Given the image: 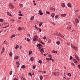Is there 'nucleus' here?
I'll return each mask as SVG.
<instances>
[{"label":"nucleus","instance_id":"1","mask_svg":"<svg viewBox=\"0 0 80 80\" xmlns=\"http://www.w3.org/2000/svg\"><path fill=\"white\" fill-rule=\"evenodd\" d=\"M71 47L72 48H73L76 50H77L78 49V48H77V47H76L73 46V45H71Z\"/></svg>","mask_w":80,"mask_h":80},{"label":"nucleus","instance_id":"2","mask_svg":"<svg viewBox=\"0 0 80 80\" xmlns=\"http://www.w3.org/2000/svg\"><path fill=\"white\" fill-rule=\"evenodd\" d=\"M37 38H38V37L37 36H35L34 38H33V41H37Z\"/></svg>","mask_w":80,"mask_h":80},{"label":"nucleus","instance_id":"3","mask_svg":"<svg viewBox=\"0 0 80 80\" xmlns=\"http://www.w3.org/2000/svg\"><path fill=\"white\" fill-rule=\"evenodd\" d=\"M9 6L10 8H12V9L14 8V6L12 5V4H9Z\"/></svg>","mask_w":80,"mask_h":80},{"label":"nucleus","instance_id":"4","mask_svg":"<svg viewBox=\"0 0 80 80\" xmlns=\"http://www.w3.org/2000/svg\"><path fill=\"white\" fill-rule=\"evenodd\" d=\"M16 64L17 65V67L18 68L19 66H20V63H19V62L18 61H17L16 62Z\"/></svg>","mask_w":80,"mask_h":80},{"label":"nucleus","instance_id":"5","mask_svg":"<svg viewBox=\"0 0 80 80\" xmlns=\"http://www.w3.org/2000/svg\"><path fill=\"white\" fill-rule=\"evenodd\" d=\"M55 15V13H52L51 14V16L52 18H53L54 17V16Z\"/></svg>","mask_w":80,"mask_h":80},{"label":"nucleus","instance_id":"6","mask_svg":"<svg viewBox=\"0 0 80 80\" xmlns=\"http://www.w3.org/2000/svg\"><path fill=\"white\" fill-rule=\"evenodd\" d=\"M75 57L77 60L78 61H79V58H78V56L77 55H75Z\"/></svg>","mask_w":80,"mask_h":80},{"label":"nucleus","instance_id":"7","mask_svg":"<svg viewBox=\"0 0 80 80\" xmlns=\"http://www.w3.org/2000/svg\"><path fill=\"white\" fill-rule=\"evenodd\" d=\"M4 50H5V48L4 47H3V48L2 49V51L1 53V54H2V53H3L4 52Z\"/></svg>","mask_w":80,"mask_h":80},{"label":"nucleus","instance_id":"8","mask_svg":"<svg viewBox=\"0 0 80 80\" xmlns=\"http://www.w3.org/2000/svg\"><path fill=\"white\" fill-rule=\"evenodd\" d=\"M24 28L23 27H19L18 28V29L19 30H23Z\"/></svg>","mask_w":80,"mask_h":80},{"label":"nucleus","instance_id":"9","mask_svg":"<svg viewBox=\"0 0 80 80\" xmlns=\"http://www.w3.org/2000/svg\"><path fill=\"white\" fill-rule=\"evenodd\" d=\"M75 21L76 22V23H79V21H78V19L77 18L75 19Z\"/></svg>","mask_w":80,"mask_h":80},{"label":"nucleus","instance_id":"10","mask_svg":"<svg viewBox=\"0 0 80 80\" xmlns=\"http://www.w3.org/2000/svg\"><path fill=\"white\" fill-rule=\"evenodd\" d=\"M73 62H74L75 63H77V61L76 59H73Z\"/></svg>","mask_w":80,"mask_h":80},{"label":"nucleus","instance_id":"11","mask_svg":"<svg viewBox=\"0 0 80 80\" xmlns=\"http://www.w3.org/2000/svg\"><path fill=\"white\" fill-rule=\"evenodd\" d=\"M34 60V58L33 57H32L31 58L30 60L31 61H33Z\"/></svg>","mask_w":80,"mask_h":80},{"label":"nucleus","instance_id":"12","mask_svg":"<svg viewBox=\"0 0 80 80\" xmlns=\"http://www.w3.org/2000/svg\"><path fill=\"white\" fill-rule=\"evenodd\" d=\"M61 17H66V14H62L61 15Z\"/></svg>","mask_w":80,"mask_h":80},{"label":"nucleus","instance_id":"13","mask_svg":"<svg viewBox=\"0 0 80 80\" xmlns=\"http://www.w3.org/2000/svg\"><path fill=\"white\" fill-rule=\"evenodd\" d=\"M68 7H72L71 4H70V3L68 4Z\"/></svg>","mask_w":80,"mask_h":80},{"label":"nucleus","instance_id":"14","mask_svg":"<svg viewBox=\"0 0 80 80\" xmlns=\"http://www.w3.org/2000/svg\"><path fill=\"white\" fill-rule=\"evenodd\" d=\"M52 53H57V51H55V50L52 51Z\"/></svg>","mask_w":80,"mask_h":80},{"label":"nucleus","instance_id":"15","mask_svg":"<svg viewBox=\"0 0 80 80\" xmlns=\"http://www.w3.org/2000/svg\"><path fill=\"white\" fill-rule=\"evenodd\" d=\"M38 41H39V42L40 43H42V44H43V45L45 44V43L43 42H42V41H41L38 40Z\"/></svg>","mask_w":80,"mask_h":80},{"label":"nucleus","instance_id":"16","mask_svg":"<svg viewBox=\"0 0 80 80\" xmlns=\"http://www.w3.org/2000/svg\"><path fill=\"white\" fill-rule=\"evenodd\" d=\"M61 5L62 7H65V4L64 3H62V4Z\"/></svg>","mask_w":80,"mask_h":80},{"label":"nucleus","instance_id":"17","mask_svg":"<svg viewBox=\"0 0 80 80\" xmlns=\"http://www.w3.org/2000/svg\"><path fill=\"white\" fill-rule=\"evenodd\" d=\"M15 37V34H13L11 36V38H13V37Z\"/></svg>","mask_w":80,"mask_h":80},{"label":"nucleus","instance_id":"18","mask_svg":"<svg viewBox=\"0 0 80 80\" xmlns=\"http://www.w3.org/2000/svg\"><path fill=\"white\" fill-rule=\"evenodd\" d=\"M7 14L8 15H9V16H12V15H11V14H10V13L8 12H7Z\"/></svg>","mask_w":80,"mask_h":80},{"label":"nucleus","instance_id":"19","mask_svg":"<svg viewBox=\"0 0 80 80\" xmlns=\"http://www.w3.org/2000/svg\"><path fill=\"white\" fill-rule=\"evenodd\" d=\"M33 19H34V16H32L31 18V20H33Z\"/></svg>","mask_w":80,"mask_h":80},{"label":"nucleus","instance_id":"20","mask_svg":"<svg viewBox=\"0 0 80 80\" xmlns=\"http://www.w3.org/2000/svg\"><path fill=\"white\" fill-rule=\"evenodd\" d=\"M19 47V46L18 45H16V47H15L16 49H17V48H18Z\"/></svg>","mask_w":80,"mask_h":80},{"label":"nucleus","instance_id":"21","mask_svg":"<svg viewBox=\"0 0 80 80\" xmlns=\"http://www.w3.org/2000/svg\"><path fill=\"white\" fill-rule=\"evenodd\" d=\"M14 58L16 59V60H17V59H18V57L17 56V57H14Z\"/></svg>","mask_w":80,"mask_h":80},{"label":"nucleus","instance_id":"22","mask_svg":"<svg viewBox=\"0 0 80 80\" xmlns=\"http://www.w3.org/2000/svg\"><path fill=\"white\" fill-rule=\"evenodd\" d=\"M21 68H25V65H22L21 67Z\"/></svg>","mask_w":80,"mask_h":80},{"label":"nucleus","instance_id":"23","mask_svg":"<svg viewBox=\"0 0 80 80\" xmlns=\"http://www.w3.org/2000/svg\"><path fill=\"white\" fill-rule=\"evenodd\" d=\"M56 43L57 45H59L60 44V41H58L56 42Z\"/></svg>","mask_w":80,"mask_h":80},{"label":"nucleus","instance_id":"24","mask_svg":"<svg viewBox=\"0 0 80 80\" xmlns=\"http://www.w3.org/2000/svg\"><path fill=\"white\" fill-rule=\"evenodd\" d=\"M12 52H11L10 53H9V55L11 57H12Z\"/></svg>","mask_w":80,"mask_h":80},{"label":"nucleus","instance_id":"25","mask_svg":"<svg viewBox=\"0 0 80 80\" xmlns=\"http://www.w3.org/2000/svg\"><path fill=\"white\" fill-rule=\"evenodd\" d=\"M27 41H28V42H30V39L28 38H27Z\"/></svg>","mask_w":80,"mask_h":80},{"label":"nucleus","instance_id":"26","mask_svg":"<svg viewBox=\"0 0 80 80\" xmlns=\"http://www.w3.org/2000/svg\"><path fill=\"white\" fill-rule=\"evenodd\" d=\"M19 5L20 7H22L23 6V4H19Z\"/></svg>","mask_w":80,"mask_h":80},{"label":"nucleus","instance_id":"27","mask_svg":"<svg viewBox=\"0 0 80 80\" xmlns=\"http://www.w3.org/2000/svg\"><path fill=\"white\" fill-rule=\"evenodd\" d=\"M38 63H40V64H41V63H42V61L41 60H39L38 61Z\"/></svg>","mask_w":80,"mask_h":80},{"label":"nucleus","instance_id":"28","mask_svg":"<svg viewBox=\"0 0 80 80\" xmlns=\"http://www.w3.org/2000/svg\"><path fill=\"white\" fill-rule=\"evenodd\" d=\"M58 18V15H56L55 16V18L57 19Z\"/></svg>","mask_w":80,"mask_h":80},{"label":"nucleus","instance_id":"29","mask_svg":"<svg viewBox=\"0 0 80 80\" xmlns=\"http://www.w3.org/2000/svg\"><path fill=\"white\" fill-rule=\"evenodd\" d=\"M43 77L41 76H40V78L41 80H42V79H43Z\"/></svg>","mask_w":80,"mask_h":80},{"label":"nucleus","instance_id":"30","mask_svg":"<svg viewBox=\"0 0 80 80\" xmlns=\"http://www.w3.org/2000/svg\"><path fill=\"white\" fill-rule=\"evenodd\" d=\"M4 44H6V45H7V42L5 41L4 42Z\"/></svg>","mask_w":80,"mask_h":80},{"label":"nucleus","instance_id":"31","mask_svg":"<svg viewBox=\"0 0 80 80\" xmlns=\"http://www.w3.org/2000/svg\"><path fill=\"white\" fill-rule=\"evenodd\" d=\"M61 35H61V34H60V33H59L58 34V37H61Z\"/></svg>","mask_w":80,"mask_h":80},{"label":"nucleus","instance_id":"32","mask_svg":"<svg viewBox=\"0 0 80 80\" xmlns=\"http://www.w3.org/2000/svg\"><path fill=\"white\" fill-rule=\"evenodd\" d=\"M42 24H43V22H40L39 24V26H42Z\"/></svg>","mask_w":80,"mask_h":80},{"label":"nucleus","instance_id":"33","mask_svg":"<svg viewBox=\"0 0 80 80\" xmlns=\"http://www.w3.org/2000/svg\"><path fill=\"white\" fill-rule=\"evenodd\" d=\"M46 60H47L48 62H49L50 61V59L48 58H46Z\"/></svg>","mask_w":80,"mask_h":80},{"label":"nucleus","instance_id":"34","mask_svg":"<svg viewBox=\"0 0 80 80\" xmlns=\"http://www.w3.org/2000/svg\"><path fill=\"white\" fill-rule=\"evenodd\" d=\"M0 22H3V19H0Z\"/></svg>","mask_w":80,"mask_h":80},{"label":"nucleus","instance_id":"35","mask_svg":"<svg viewBox=\"0 0 80 80\" xmlns=\"http://www.w3.org/2000/svg\"><path fill=\"white\" fill-rule=\"evenodd\" d=\"M6 24H8V23H7V22H5L3 23V25H6Z\"/></svg>","mask_w":80,"mask_h":80},{"label":"nucleus","instance_id":"36","mask_svg":"<svg viewBox=\"0 0 80 80\" xmlns=\"http://www.w3.org/2000/svg\"><path fill=\"white\" fill-rule=\"evenodd\" d=\"M13 72L12 71H11L10 72V75H12V72Z\"/></svg>","mask_w":80,"mask_h":80},{"label":"nucleus","instance_id":"37","mask_svg":"<svg viewBox=\"0 0 80 80\" xmlns=\"http://www.w3.org/2000/svg\"><path fill=\"white\" fill-rule=\"evenodd\" d=\"M29 55H31L32 54V51H29Z\"/></svg>","mask_w":80,"mask_h":80},{"label":"nucleus","instance_id":"38","mask_svg":"<svg viewBox=\"0 0 80 80\" xmlns=\"http://www.w3.org/2000/svg\"><path fill=\"white\" fill-rule=\"evenodd\" d=\"M41 12H42V10H39V11L38 14H39V13H41Z\"/></svg>","mask_w":80,"mask_h":80},{"label":"nucleus","instance_id":"39","mask_svg":"<svg viewBox=\"0 0 80 80\" xmlns=\"http://www.w3.org/2000/svg\"><path fill=\"white\" fill-rule=\"evenodd\" d=\"M61 37H62V38H64V36H63V35H61Z\"/></svg>","mask_w":80,"mask_h":80},{"label":"nucleus","instance_id":"40","mask_svg":"<svg viewBox=\"0 0 80 80\" xmlns=\"http://www.w3.org/2000/svg\"><path fill=\"white\" fill-rule=\"evenodd\" d=\"M29 75H30V76H31V77L32 76V73H31L30 72L29 73Z\"/></svg>","mask_w":80,"mask_h":80},{"label":"nucleus","instance_id":"41","mask_svg":"<svg viewBox=\"0 0 80 80\" xmlns=\"http://www.w3.org/2000/svg\"><path fill=\"white\" fill-rule=\"evenodd\" d=\"M48 43H50L51 42V40L50 39H48Z\"/></svg>","mask_w":80,"mask_h":80},{"label":"nucleus","instance_id":"42","mask_svg":"<svg viewBox=\"0 0 80 80\" xmlns=\"http://www.w3.org/2000/svg\"><path fill=\"white\" fill-rule=\"evenodd\" d=\"M46 13H47V14H50V12H48V11H46Z\"/></svg>","mask_w":80,"mask_h":80},{"label":"nucleus","instance_id":"43","mask_svg":"<svg viewBox=\"0 0 80 80\" xmlns=\"http://www.w3.org/2000/svg\"><path fill=\"white\" fill-rule=\"evenodd\" d=\"M51 9L52 10H55V8H51Z\"/></svg>","mask_w":80,"mask_h":80},{"label":"nucleus","instance_id":"44","mask_svg":"<svg viewBox=\"0 0 80 80\" xmlns=\"http://www.w3.org/2000/svg\"><path fill=\"white\" fill-rule=\"evenodd\" d=\"M68 76H69V77H70L71 76V74L70 73H68Z\"/></svg>","mask_w":80,"mask_h":80},{"label":"nucleus","instance_id":"45","mask_svg":"<svg viewBox=\"0 0 80 80\" xmlns=\"http://www.w3.org/2000/svg\"><path fill=\"white\" fill-rule=\"evenodd\" d=\"M18 15L19 16H23V14H22L20 13Z\"/></svg>","mask_w":80,"mask_h":80},{"label":"nucleus","instance_id":"46","mask_svg":"<svg viewBox=\"0 0 80 80\" xmlns=\"http://www.w3.org/2000/svg\"><path fill=\"white\" fill-rule=\"evenodd\" d=\"M39 14H40V15H43V13L41 12L39 13Z\"/></svg>","mask_w":80,"mask_h":80},{"label":"nucleus","instance_id":"47","mask_svg":"<svg viewBox=\"0 0 80 80\" xmlns=\"http://www.w3.org/2000/svg\"><path fill=\"white\" fill-rule=\"evenodd\" d=\"M37 47H38V48H40V46L39 45V44H38V45H37Z\"/></svg>","mask_w":80,"mask_h":80},{"label":"nucleus","instance_id":"48","mask_svg":"<svg viewBox=\"0 0 80 80\" xmlns=\"http://www.w3.org/2000/svg\"><path fill=\"white\" fill-rule=\"evenodd\" d=\"M71 64L72 65V66H74L75 65L74 64V63H72H72H71Z\"/></svg>","mask_w":80,"mask_h":80},{"label":"nucleus","instance_id":"49","mask_svg":"<svg viewBox=\"0 0 80 80\" xmlns=\"http://www.w3.org/2000/svg\"><path fill=\"white\" fill-rule=\"evenodd\" d=\"M72 58H73V57H72L70 56V59L72 60Z\"/></svg>","mask_w":80,"mask_h":80},{"label":"nucleus","instance_id":"50","mask_svg":"<svg viewBox=\"0 0 80 80\" xmlns=\"http://www.w3.org/2000/svg\"><path fill=\"white\" fill-rule=\"evenodd\" d=\"M28 36L30 37V34H28Z\"/></svg>","mask_w":80,"mask_h":80},{"label":"nucleus","instance_id":"51","mask_svg":"<svg viewBox=\"0 0 80 80\" xmlns=\"http://www.w3.org/2000/svg\"><path fill=\"white\" fill-rule=\"evenodd\" d=\"M48 56L50 57H52V56L50 54H49L48 55Z\"/></svg>","mask_w":80,"mask_h":80},{"label":"nucleus","instance_id":"52","mask_svg":"<svg viewBox=\"0 0 80 80\" xmlns=\"http://www.w3.org/2000/svg\"><path fill=\"white\" fill-rule=\"evenodd\" d=\"M71 27H68L67 28V29H68V30H69V29H70Z\"/></svg>","mask_w":80,"mask_h":80},{"label":"nucleus","instance_id":"53","mask_svg":"<svg viewBox=\"0 0 80 80\" xmlns=\"http://www.w3.org/2000/svg\"><path fill=\"white\" fill-rule=\"evenodd\" d=\"M40 50H43V48H40Z\"/></svg>","mask_w":80,"mask_h":80},{"label":"nucleus","instance_id":"54","mask_svg":"<svg viewBox=\"0 0 80 80\" xmlns=\"http://www.w3.org/2000/svg\"><path fill=\"white\" fill-rule=\"evenodd\" d=\"M39 31L40 32H42V29H39Z\"/></svg>","mask_w":80,"mask_h":80},{"label":"nucleus","instance_id":"55","mask_svg":"<svg viewBox=\"0 0 80 80\" xmlns=\"http://www.w3.org/2000/svg\"><path fill=\"white\" fill-rule=\"evenodd\" d=\"M36 68V67L35 66H33V67H32V68L33 69H35V68Z\"/></svg>","mask_w":80,"mask_h":80},{"label":"nucleus","instance_id":"56","mask_svg":"<svg viewBox=\"0 0 80 80\" xmlns=\"http://www.w3.org/2000/svg\"><path fill=\"white\" fill-rule=\"evenodd\" d=\"M18 19H22V17H19L18 18Z\"/></svg>","mask_w":80,"mask_h":80},{"label":"nucleus","instance_id":"57","mask_svg":"<svg viewBox=\"0 0 80 80\" xmlns=\"http://www.w3.org/2000/svg\"><path fill=\"white\" fill-rule=\"evenodd\" d=\"M52 57H51L49 58V60H52Z\"/></svg>","mask_w":80,"mask_h":80},{"label":"nucleus","instance_id":"58","mask_svg":"<svg viewBox=\"0 0 80 80\" xmlns=\"http://www.w3.org/2000/svg\"><path fill=\"white\" fill-rule=\"evenodd\" d=\"M34 5H37V4H36V3H35V2L34 3Z\"/></svg>","mask_w":80,"mask_h":80},{"label":"nucleus","instance_id":"59","mask_svg":"<svg viewBox=\"0 0 80 80\" xmlns=\"http://www.w3.org/2000/svg\"><path fill=\"white\" fill-rule=\"evenodd\" d=\"M46 37H43V39H46Z\"/></svg>","mask_w":80,"mask_h":80},{"label":"nucleus","instance_id":"60","mask_svg":"<svg viewBox=\"0 0 80 80\" xmlns=\"http://www.w3.org/2000/svg\"><path fill=\"white\" fill-rule=\"evenodd\" d=\"M78 67L79 68H80V65H78Z\"/></svg>","mask_w":80,"mask_h":80},{"label":"nucleus","instance_id":"61","mask_svg":"<svg viewBox=\"0 0 80 80\" xmlns=\"http://www.w3.org/2000/svg\"><path fill=\"white\" fill-rule=\"evenodd\" d=\"M44 56H46L47 55V54H44Z\"/></svg>","mask_w":80,"mask_h":80},{"label":"nucleus","instance_id":"62","mask_svg":"<svg viewBox=\"0 0 80 80\" xmlns=\"http://www.w3.org/2000/svg\"><path fill=\"white\" fill-rule=\"evenodd\" d=\"M18 13H21V11L19 12Z\"/></svg>","mask_w":80,"mask_h":80},{"label":"nucleus","instance_id":"63","mask_svg":"<svg viewBox=\"0 0 80 80\" xmlns=\"http://www.w3.org/2000/svg\"><path fill=\"white\" fill-rule=\"evenodd\" d=\"M46 73V71H44L43 72V73Z\"/></svg>","mask_w":80,"mask_h":80},{"label":"nucleus","instance_id":"64","mask_svg":"<svg viewBox=\"0 0 80 80\" xmlns=\"http://www.w3.org/2000/svg\"><path fill=\"white\" fill-rule=\"evenodd\" d=\"M20 48H22V46H20Z\"/></svg>","mask_w":80,"mask_h":80}]
</instances>
